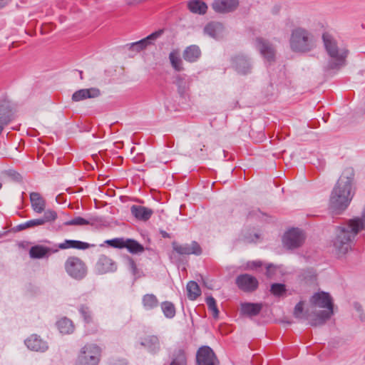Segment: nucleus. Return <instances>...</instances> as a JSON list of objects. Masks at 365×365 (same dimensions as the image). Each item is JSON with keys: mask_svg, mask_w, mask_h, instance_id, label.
Segmentation results:
<instances>
[{"mask_svg": "<svg viewBox=\"0 0 365 365\" xmlns=\"http://www.w3.org/2000/svg\"><path fill=\"white\" fill-rule=\"evenodd\" d=\"M101 355V349L96 344H87L80 351L77 365H98Z\"/></svg>", "mask_w": 365, "mask_h": 365, "instance_id": "6", "label": "nucleus"}, {"mask_svg": "<svg viewBox=\"0 0 365 365\" xmlns=\"http://www.w3.org/2000/svg\"><path fill=\"white\" fill-rule=\"evenodd\" d=\"M30 201L33 210L36 213H41L46 208V200L40 193L33 192L30 193Z\"/></svg>", "mask_w": 365, "mask_h": 365, "instance_id": "22", "label": "nucleus"}, {"mask_svg": "<svg viewBox=\"0 0 365 365\" xmlns=\"http://www.w3.org/2000/svg\"><path fill=\"white\" fill-rule=\"evenodd\" d=\"M24 343L28 349L35 351L43 352L48 348L47 343L36 334H32L25 340Z\"/></svg>", "mask_w": 365, "mask_h": 365, "instance_id": "18", "label": "nucleus"}, {"mask_svg": "<svg viewBox=\"0 0 365 365\" xmlns=\"http://www.w3.org/2000/svg\"><path fill=\"white\" fill-rule=\"evenodd\" d=\"M187 297L190 300H195L200 295L201 291L199 285L194 281H190L187 284Z\"/></svg>", "mask_w": 365, "mask_h": 365, "instance_id": "34", "label": "nucleus"}, {"mask_svg": "<svg viewBox=\"0 0 365 365\" xmlns=\"http://www.w3.org/2000/svg\"><path fill=\"white\" fill-rule=\"evenodd\" d=\"M262 304L259 303L245 302L241 304L240 312L243 315L250 317H255L259 314Z\"/></svg>", "mask_w": 365, "mask_h": 365, "instance_id": "24", "label": "nucleus"}, {"mask_svg": "<svg viewBox=\"0 0 365 365\" xmlns=\"http://www.w3.org/2000/svg\"><path fill=\"white\" fill-rule=\"evenodd\" d=\"M204 31L214 38H219L223 34L224 26L220 22H210L205 26Z\"/></svg>", "mask_w": 365, "mask_h": 365, "instance_id": "26", "label": "nucleus"}, {"mask_svg": "<svg viewBox=\"0 0 365 365\" xmlns=\"http://www.w3.org/2000/svg\"><path fill=\"white\" fill-rule=\"evenodd\" d=\"M57 217V213L51 210H48L44 212L43 216L38 218L42 222V225L46 222H51L54 221Z\"/></svg>", "mask_w": 365, "mask_h": 365, "instance_id": "43", "label": "nucleus"}, {"mask_svg": "<svg viewBox=\"0 0 365 365\" xmlns=\"http://www.w3.org/2000/svg\"><path fill=\"white\" fill-rule=\"evenodd\" d=\"M57 327L61 333L65 334H71L74 330L73 322L67 317L61 319L56 323Z\"/></svg>", "mask_w": 365, "mask_h": 365, "instance_id": "32", "label": "nucleus"}, {"mask_svg": "<svg viewBox=\"0 0 365 365\" xmlns=\"http://www.w3.org/2000/svg\"><path fill=\"white\" fill-rule=\"evenodd\" d=\"M208 309L212 312V316L215 319L218 318L219 310L217 307L216 300L212 296H209L205 299Z\"/></svg>", "mask_w": 365, "mask_h": 365, "instance_id": "40", "label": "nucleus"}, {"mask_svg": "<svg viewBox=\"0 0 365 365\" xmlns=\"http://www.w3.org/2000/svg\"><path fill=\"white\" fill-rule=\"evenodd\" d=\"M256 46L267 62L271 63L274 61L276 50L272 43L262 38H257Z\"/></svg>", "mask_w": 365, "mask_h": 365, "instance_id": "11", "label": "nucleus"}, {"mask_svg": "<svg viewBox=\"0 0 365 365\" xmlns=\"http://www.w3.org/2000/svg\"><path fill=\"white\" fill-rule=\"evenodd\" d=\"M259 238V235L257 233H255L254 235L249 234L245 235L244 236V242L246 243H252L255 242Z\"/></svg>", "mask_w": 365, "mask_h": 365, "instance_id": "47", "label": "nucleus"}, {"mask_svg": "<svg viewBox=\"0 0 365 365\" xmlns=\"http://www.w3.org/2000/svg\"><path fill=\"white\" fill-rule=\"evenodd\" d=\"M361 230L365 231V205L360 216L348 220L336 227L333 245L338 254L344 255L350 250L356 235Z\"/></svg>", "mask_w": 365, "mask_h": 365, "instance_id": "2", "label": "nucleus"}, {"mask_svg": "<svg viewBox=\"0 0 365 365\" xmlns=\"http://www.w3.org/2000/svg\"><path fill=\"white\" fill-rule=\"evenodd\" d=\"M162 235L163 237H169V235L166 232H162Z\"/></svg>", "mask_w": 365, "mask_h": 365, "instance_id": "53", "label": "nucleus"}, {"mask_svg": "<svg viewBox=\"0 0 365 365\" xmlns=\"http://www.w3.org/2000/svg\"><path fill=\"white\" fill-rule=\"evenodd\" d=\"M65 269L69 276L75 279H82L87 273V268L83 262L76 257H70L65 262Z\"/></svg>", "mask_w": 365, "mask_h": 365, "instance_id": "7", "label": "nucleus"}, {"mask_svg": "<svg viewBox=\"0 0 365 365\" xmlns=\"http://www.w3.org/2000/svg\"><path fill=\"white\" fill-rule=\"evenodd\" d=\"M310 314L309 311H307L305 313L304 312V302L300 301L298 302L294 309V316L297 319H304L309 320L307 317V314Z\"/></svg>", "mask_w": 365, "mask_h": 365, "instance_id": "39", "label": "nucleus"}, {"mask_svg": "<svg viewBox=\"0 0 365 365\" xmlns=\"http://www.w3.org/2000/svg\"><path fill=\"white\" fill-rule=\"evenodd\" d=\"M4 173L6 177L9 178L15 182H21L23 180L21 175L14 170L9 169L5 170Z\"/></svg>", "mask_w": 365, "mask_h": 365, "instance_id": "45", "label": "nucleus"}, {"mask_svg": "<svg viewBox=\"0 0 365 365\" xmlns=\"http://www.w3.org/2000/svg\"><path fill=\"white\" fill-rule=\"evenodd\" d=\"M312 308H322V311L312 310L307 314V318L311 326H321L334 314V303L330 294L325 292L315 293L310 299Z\"/></svg>", "mask_w": 365, "mask_h": 365, "instance_id": "3", "label": "nucleus"}, {"mask_svg": "<svg viewBox=\"0 0 365 365\" xmlns=\"http://www.w3.org/2000/svg\"><path fill=\"white\" fill-rule=\"evenodd\" d=\"M201 56V51L196 45L187 47L183 52V58L190 63L197 61Z\"/></svg>", "mask_w": 365, "mask_h": 365, "instance_id": "27", "label": "nucleus"}, {"mask_svg": "<svg viewBox=\"0 0 365 365\" xmlns=\"http://www.w3.org/2000/svg\"><path fill=\"white\" fill-rule=\"evenodd\" d=\"M232 68L240 75H247L252 72L253 62L247 55L239 53L231 58Z\"/></svg>", "mask_w": 365, "mask_h": 365, "instance_id": "8", "label": "nucleus"}, {"mask_svg": "<svg viewBox=\"0 0 365 365\" xmlns=\"http://www.w3.org/2000/svg\"><path fill=\"white\" fill-rule=\"evenodd\" d=\"M132 254H138L144 251L143 246L133 239H125V247Z\"/></svg>", "mask_w": 365, "mask_h": 365, "instance_id": "33", "label": "nucleus"}, {"mask_svg": "<svg viewBox=\"0 0 365 365\" xmlns=\"http://www.w3.org/2000/svg\"><path fill=\"white\" fill-rule=\"evenodd\" d=\"M169 59L173 68L175 71H180L183 70L182 61L177 51H173L170 52L169 54Z\"/></svg>", "mask_w": 365, "mask_h": 365, "instance_id": "35", "label": "nucleus"}, {"mask_svg": "<svg viewBox=\"0 0 365 365\" xmlns=\"http://www.w3.org/2000/svg\"><path fill=\"white\" fill-rule=\"evenodd\" d=\"M354 170L352 168L344 170L329 198V209L333 213L340 215L349 207L354 195Z\"/></svg>", "mask_w": 365, "mask_h": 365, "instance_id": "1", "label": "nucleus"}, {"mask_svg": "<svg viewBox=\"0 0 365 365\" xmlns=\"http://www.w3.org/2000/svg\"><path fill=\"white\" fill-rule=\"evenodd\" d=\"M42 225V222L38 219H33L26 221L24 223L19 224L16 226V230L17 231H21L28 228H31L37 226Z\"/></svg>", "mask_w": 365, "mask_h": 365, "instance_id": "38", "label": "nucleus"}, {"mask_svg": "<svg viewBox=\"0 0 365 365\" xmlns=\"http://www.w3.org/2000/svg\"><path fill=\"white\" fill-rule=\"evenodd\" d=\"M11 109L8 102L0 103V130L3 131L5 125L11 120Z\"/></svg>", "mask_w": 365, "mask_h": 365, "instance_id": "21", "label": "nucleus"}, {"mask_svg": "<svg viewBox=\"0 0 365 365\" xmlns=\"http://www.w3.org/2000/svg\"><path fill=\"white\" fill-rule=\"evenodd\" d=\"M142 304L145 310H152L158 307L159 301L155 294H146L143 296Z\"/></svg>", "mask_w": 365, "mask_h": 365, "instance_id": "30", "label": "nucleus"}, {"mask_svg": "<svg viewBox=\"0 0 365 365\" xmlns=\"http://www.w3.org/2000/svg\"><path fill=\"white\" fill-rule=\"evenodd\" d=\"M140 345L145 347L152 354H157L160 351V343L158 337L155 335L145 336L140 342Z\"/></svg>", "mask_w": 365, "mask_h": 365, "instance_id": "19", "label": "nucleus"}, {"mask_svg": "<svg viewBox=\"0 0 365 365\" xmlns=\"http://www.w3.org/2000/svg\"><path fill=\"white\" fill-rule=\"evenodd\" d=\"M174 83L178 86V91L179 94L181 96L185 95L188 88H189V78L185 74H177L175 76Z\"/></svg>", "mask_w": 365, "mask_h": 365, "instance_id": "28", "label": "nucleus"}, {"mask_svg": "<svg viewBox=\"0 0 365 365\" xmlns=\"http://www.w3.org/2000/svg\"><path fill=\"white\" fill-rule=\"evenodd\" d=\"M110 365H127V363L123 360L115 361Z\"/></svg>", "mask_w": 365, "mask_h": 365, "instance_id": "51", "label": "nucleus"}, {"mask_svg": "<svg viewBox=\"0 0 365 365\" xmlns=\"http://www.w3.org/2000/svg\"><path fill=\"white\" fill-rule=\"evenodd\" d=\"M125 239L120 237L107 240L105 241V243L112 247L121 249L125 247Z\"/></svg>", "mask_w": 365, "mask_h": 365, "instance_id": "44", "label": "nucleus"}, {"mask_svg": "<svg viewBox=\"0 0 365 365\" xmlns=\"http://www.w3.org/2000/svg\"><path fill=\"white\" fill-rule=\"evenodd\" d=\"M317 42L314 34L304 27L297 26L291 31L289 43L290 49L294 53L311 52L316 48Z\"/></svg>", "mask_w": 365, "mask_h": 365, "instance_id": "5", "label": "nucleus"}, {"mask_svg": "<svg viewBox=\"0 0 365 365\" xmlns=\"http://www.w3.org/2000/svg\"><path fill=\"white\" fill-rule=\"evenodd\" d=\"M287 289L284 284L274 283L271 285L270 292L276 297H281L285 294Z\"/></svg>", "mask_w": 365, "mask_h": 365, "instance_id": "42", "label": "nucleus"}, {"mask_svg": "<svg viewBox=\"0 0 365 365\" xmlns=\"http://www.w3.org/2000/svg\"><path fill=\"white\" fill-rule=\"evenodd\" d=\"M96 271L99 274L113 272L117 270L116 263L109 257L101 255L98 258L95 266Z\"/></svg>", "mask_w": 365, "mask_h": 365, "instance_id": "15", "label": "nucleus"}, {"mask_svg": "<svg viewBox=\"0 0 365 365\" xmlns=\"http://www.w3.org/2000/svg\"><path fill=\"white\" fill-rule=\"evenodd\" d=\"M354 307L357 312V317L359 318V319L361 321H364L365 320V314L363 313L361 304L358 302H354Z\"/></svg>", "mask_w": 365, "mask_h": 365, "instance_id": "48", "label": "nucleus"}, {"mask_svg": "<svg viewBox=\"0 0 365 365\" xmlns=\"http://www.w3.org/2000/svg\"><path fill=\"white\" fill-rule=\"evenodd\" d=\"M130 211L136 219L141 221L148 220L153 213L151 209L140 205H133Z\"/></svg>", "mask_w": 365, "mask_h": 365, "instance_id": "23", "label": "nucleus"}, {"mask_svg": "<svg viewBox=\"0 0 365 365\" xmlns=\"http://www.w3.org/2000/svg\"><path fill=\"white\" fill-rule=\"evenodd\" d=\"M90 224H91V222L89 220H88L82 217H74V218H73L70 220H68L63 223V225L66 226H71V225L83 226V225H90Z\"/></svg>", "mask_w": 365, "mask_h": 365, "instance_id": "41", "label": "nucleus"}, {"mask_svg": "<svg viewBox=\"0 0 365 365\" xmlns=\"http://www.w3.org/2000/svg\"><path fill=\"white\" fill-rule=\"evenodd\" d=\"M276 267L273 264H269L266 267V275L269 278L273 277L275 274Z\"/></svg>", "mask_w": 365, "mask_h": 365, "instance_id": "49", "label": "nucleus"}, {"mask_svg": "<svg viewBox=\"0 0 365 365\" xmlns=\"http://www.w3.org/2000/svg\"><path fill=\"white\" fill-rule=\"evenodd\" d=\"M90 247L89 244L78 240H66L63 243L58 245V248L61 250L75 248L78 250H86Z\"/></svg>", "mask_w": 365, "mask_h": 365, "instance_id": "31", "label": "nucleus"}, {"mask_svg": "<svg viewBox=\"0 0 365 365\" xmlns=\"http://www.w3.org/2000/svg\"><path fill=\"white\" fill-rule=\"evenodd\" d=\"M170 362L168 365H187V354L184 346H178L169 354Z\"/></svg>", "mask_w": 365, "mask_h": 365, "instance_id": "16", "label": "nucleus"}, {"mask_svg": "<svg viewBox=\"0 0 365 365\" xmlns=\"http://www.w3.org/2000/svg\"><path fill=\"white\" fill-rule=\"evenodd\" d=\"M126 260L128 269L131 272L133 275L135 277H138V269L134 260L130 257H127Z\"/></svg>", "mask_w": 365, "mask_h": 365, "instance_id": "46", "label": "nucleus"}, {"mask_svg": "<svg viewBox=\"0 0 365 365\" xmlns=\"http://www.w3.org/2000/svg\"><path fill=\"white\" fill-rule=\"evenodd\" d=\"M196 361L197 365H217V359L213 350L204 346L200 348L196 354Z\"/></svg>", "mask_w": 365, "mask_h": 365, "instance_id": "10", "label": "nucleus"}, {"mask_svg": "<svg viewBox=\"0 0 365 365\" xmlns=\"http://www.w3.org/2000/svg\"><path fill=\"white\" fill-rule=\"evenodd\" d=\"M163 34V30L159 29L158 31L150 34L147 37L138 41L128 44L127 46L129 47V50L138 53L146 48L148 46L153 44V41L160 37Z\"/></svg>", "mask_w": 365, "mask_h": 365, "instance_id": "13", "label": "nucleus"}, {"mask_svg": "<svg viewBox=\"0 0 365 365\" xmlns=\"http://www.w3.org/2000/svg\"><path fill=\"white\" fill-rule=\"evenodd\" d=\"M252 264H253L254 267H260L262 265V263L259 261H256V262H253Z\"/></svg>", "mask_w": 365, "mask_h": 365, "instance_id": "52", "label": "nucleus"}, {"mask_svg": "<svg viewBox=\"0 0 365 365\" xmlns=\"http://www.w3.org/2000/svg\"><path fill=\"white\" fill-rule=\"evenodd\" d=\"M161 309L166 318L172 319L175 316V307L174 304L168 301H165L160 304Z\"/></svg>", "mask_w": 365, "mask_h": 365, "instance_id": "36", "label": "nucleus"}, {"mask_svg": "<svg viewBox=\"0 0 365 365\" xmlns=\"http://www.w3.org/2000/svg\"><path fill=\"white\" fill-rule=\"evenodd\" d=\"M2 187V184L0 182V190L1 189Z\"/></svg>", "mask_w": 365, "mask_h": 365, "instance_id": "54", "label": "nucleus"}, {"mask_svg": "<svg viewBox=\"0 0 365 365\" xmlns=\"http://www.w3.org/2000/svg\"><path fill=\"white\" fill-rule=\"evenodd\" d=\"M173 250L180 255H200L202 254V249L200 245L192 241L190 244H179L177 242L172 243Z\"/></svg>", "mask_w": 365, "mask_h": 365, "instance_id": "14", "label": "nucleus"}, {"mask_svg": "<svg viewBox=\"0 0 365 365\" xmlns=\"http://www.w3.org/2000/svg\"><path fill=\"white\" fill-rule=\"evenodd\" d=\"M306 272H307L309 274V277L310 279L309 280L310 282L315 280L316 274L312 270H307Z\"/></svg>", "mask_w": 365, "mask_h": 365, "instance_id": "50", "label": "nucleus"}, {"mask_svg": "<svg viewBox=\"0 0 365 365\" xmlns=\"http://www.w3.org/2000/svg\"><path fill=\"white\" fill-rule=\"evenodd\" d=\"M238 5V0H215L212 4V8L217 13L225 14L235 11Z\"/></svg>", "mask_w": 365, "mask_h": 365, "instance_id": "17", "label": "nucleus"}, {"mask_svg": "<svg viewBox=\"0 0 365 365\" xmlns=\"http://www.w3.org/2000/svg\"><path fill=\"white\" fill-rule=\"evenodd\" d=\"M101 92L96 88L80 89L72 96V100L75 102L81 101L87 98H93L99 96Z\"/></svg>", "mask_w": 365, "mask_h": 365, "instance_id": "20", "label": "nucleus"}, {"mask_svg": "<svg viewBox=\"0 0 365 365\" xmlns=\"http://www.w3.org/2000/svg\"><path fill=\"white\" fill-rule=\"evenodd\" d=\"M236 284L245 292H252L257 289L259 282L255 277L248 274H242L237 277Z\"/></svg>", "mask_w": 365, "mask_h": 365, "instance_id": "12", "label": "nucleus"}, {"mask_svg": "<svg viewBox=\"0 0 365 365\" xmlns=\"http://www.w3.org/2000/svg\"><path fill=\"white\" fill-rule=\"evenodd\" d=\"M56 251L57 250H52L51 248L43 245H35L30 248L29 255L31 258L41 259L48 257L51 253Z\"/></svg>", "mask_w": 365, "mask_h": 365, "instance_id": "25", "label": "nucleus"}, {"mask_svg": "<svg viewBox=\"0 0 365 365\" xmlns=\"http://www.w3.org/2000/svg\"><path fill=\"white\" fill-rule=\"evenodd\" d=\"M187 6L192 13L205 14L207 9V4L200 0H191L187 3Z\"/></svg>", "mask_w": 365, "mask_h": 365, "instance_id": "29", "label": "nucleus"}, {"mask_svg": "<svg viewBox=\"0 0 365 365\" xmlns=\"http://www.w3.org/2000/svg\"><path fill=\"white\" fill-rule=\"evenodd\" d=\"M78 312L86 323L88 324L92 322V313L88 306L86 304H81L78 307Z\"/></svg>", "mask_w": 365, "mask_h": 365, "instance_id": "37", "label": "nucleus"}, {"mask_svg": "<svg viewBox=\"0 0 365 365\" xmlns=\"http://www.w3.org/2000/svg\"><path fill=\"white\" fill-rule=\"evenodd\" d=\"M304 240V234L301 230L292 228L284 234L282 242L284 247L292 250L302 246Z\"/></svg>", "mask_w": 365, "mask_h": 365, "instance_id": "9", "label": "nucleus"}, {"mask_svg": "<svg viewBox=\"0 0 365 365\" xmlns=\"http://www.w3.org/2000/svg\"><path fill=\"white\" fill-rule=\"evenodd\" d=\"M324 46L329 59L327 64L328 71H339L346 65L349 50L346 46L340 44L331 34H322Z\"/></svg>", "mask_w": 365, "mask_h": 365, "instance_id": "4", "label": "nucleus"}]
</instances>
